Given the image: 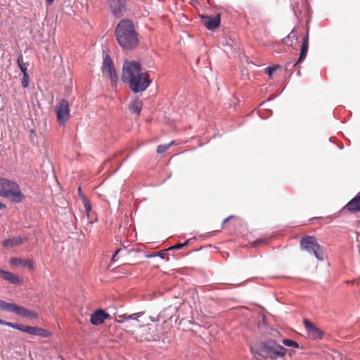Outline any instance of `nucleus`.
Instances as JSON below:
<instances>
[{"label": "nucleus", "mask_w": 360, "mask_h": 360, "mask_svg": "<svg viewBox=\"0 0 360 360\" xmlns=\"http://www.w3.org/2000/svg\"><path fill=\"white\" fill-rule=\"evenodd\" d=\"M122 80L135 94L145 91L152 82L148 72H143L141 63L134 60L123 63Z\"/></svg>", "instance_id": "1"}, {"label": "nucleus", "mask_w": 360, "mask_h": 360, "mask_svg": "<svg viewBox=\"0 0 360 360\" xmlns=\"http://www.w3.org/2000/svg\"><path fill=\"white\" fill-rule=\"evenodd\" d=\"M115 34L118 44L124 49L131 50L139 44L138 34L131 20H122L117 24Z\"/></svg>", "instance_id": "2"}, {"label": "nucleus", "mask_w": 360, "mask_h": 360, "mask_svg": "<svg viewBox=\"0 0 360 360\" xmlns=\"http://www.w3.org/2000/svg\"><path fill=\"white\" fill-rule=\"evenodd\" d=\"M250 351L252 354L257 355L263 359L276 360L285 355L287 349L278 345L276 340H266L259 342L257 345L251 346Z\"/></svg>", "instance_id": "3"}, {"label": "nucleus", "mask_w": 360, "mask_h": 360, "mask_svg": "<svg viewBox=\"0 0 360 360\" xmlns=\"http://www.w3.org/2000/svg\"><path fill=\"white\" fill-rule=\"evenodd\" d=\"M0 196L17 203L25 198L19 185L14 181L6 178H0Z\"/></svg>", "instance_id": "4"}, {"label": "nucleus", "mask_w": 360, "mask_h": 360, "mask_svg": "<svg viewBox=\"0 0 360 360\" xmlns=\"http://www.w3.org/2000/svg\"><path fill=\"white\" fill-rule=\"evenodd\" d=\"M300 244L302 251L313 255L319 261L324 259V253L314 236H307L302 237Z\"/></svg>", "instance_id": "5"}, {"label": "nucleus", "mask_w": 360, "mask_h": 360, "mask_svg": "<svg viewBox=\"0 0 360 360\" xmlns=\"http://www.w3.org/2000/svg\"><path fill=\"white\" fill-rule=\"evenodd\" d=\"M57 120L60 126H64L70 118L69 102L66 99H60L54 107Z\"/></svg>", "instance_id": "6"}, {"label": "nucleus", "mask_w": 360, "mask_h": 360, "mask_svg": "<svg viewBox=\"0 0 360 360\" xmlns=\"http://www.w3.org/2000/svg\"><path fill=\"white\" fill-rule=\"evenodd\" d=\"M6 311L12 312L19 316H22L30 319H36L38 318L37 313L30 311L15 303L8 302Z\"/></svg>", "instance_id": "7"}, {"label": "nucleus", "mask_w": 360, "mask_h": 360, "mask_svg": "<svg viewBox=\"0 0 360 360\" xmlns=\"http://www.w3.org/2000/svg\"><path fill=\"white\" fill-rule=\"evenodd\" d=\"M112 15L120 18L127 13V0H107Z\"/></svg>", "instance_id": "8"}, {"label": "nucleus", "mask_w": 360, "mask_h": 360, "mask_svg": "<svg viewBox=\"0 0 360 360\" xmlns=\"http://www.w3.org/2000/svg\"><path fill=\"white\" fill-rule=\"evenodd\" d=\"M139 330L141 341H158L160 339V335L156 332V329L153 325L141 326Z\"/></svg>", "instance_id": "9"}, {"label": "nucleus", "mask_w": 360, "mask_h": 360, "mask_svg": "<svg viewBox=\"0 0 360 360\" xmlns=\"http://www.w3.org/2000/svg\"><path fill=\"white\" fill-rule=\"evenodd\" d=\"M304 324L307 330V335L312 340H321L323 336V332L319 328L316 327L309 320L304 319Z\"/></svg>", "instance_id": "10"}, {"label": "nucleus", "mask_w": 360, "mask_h": 360, "mask_svg": "<svg viewBox=\"0 0 360 360\" xmlns=\"http://www.w3.org/2000/svg\"><path fill=\"white\" fill-rule=\"evenodd\" d=\"M110 315L103 309H98L91 315L90 321L92 325L98 326L102 324Z\"/></svg>", "instance_id": "11"}, {"label": "nucleus", "mask_w": 360, "mask_h": 360, "mask_svg": "<svg viewBox=\"0 0 360 360\" xmlns=\"http://www.w3.org/2000/svg\"><path fill=\"white\" fill-rule=\"evenodd\" d=\"M103 73L110 78L112 86H117L118 82V76L116 73L113 64L103 66Z\"/></svg>", "instance_id": "12"}, {"label": "nucleus", "mask_w": 360, "mask_h": 360, "mask_svg": "<svg viewBox=\"0 0 360 360\" xmlns=\"http://www.w3.org/2000/svg\"><path fill=\"white\" fill-rule=\"evenodd\" d=\"M32 335L40 336L42 338H50L52 333L42 328L37 326H26L25 332Z\"/></svg>", "instance_id": "13"}, {"label": "nucleus", "mask_w": 360, "mask_h": 360, "mask_svg": "<svg viewBox=\"0 0 360 360\" xmlns=\"http://www.w3.org/2000/svg\"><path fill=\"white\" fill-rule=\"evenodd\" d=\"M309 48V35L308 33L304 36L302 40V44L300 50V57L295 63L292 65V68L297 64L302 63L306 58Z\"/></svg>", "instance_id": "14"}, {"label": "nucleus", "mask_w": 360, "mask_h": 360, "mask_svg": "<svg viewBox=\"0 0 360 360\" xmlns=\"http://www.w3.org/2000/svg\"><path fill=\"white\" fill-rule=\"evenodd\" d=\"M351 212H360V191L345 207Z\"/></svg>", "instance_id": "15"}, {"label": "nucleus", "mask_w": 360, "mask_h": 360, "mask_svg": "<svg viewBox=\"0 0 360 360\" xmlns=\"http://www.w3.org/2000/svg\"><path fill=\"white\" fill-rule=\"evenodd\" d=\"M0 278L11 284H18L22 281L18 276L15 275L11 271H7L1 269H0Z\"/></svg>", "instance_id": "16"}, {"label": "nucleus", "mask_w": 360, "mask_h": 360, "mask_svg": "<svg viewBox=\"0 0 360 360\" xmlns=\"http://www.w3.org/2000/svg\"><path fill=\"white\" fill-rule=\"evenodd\" d=\"M207 21L205 22V27L209 30H214L220 25V17L217 15L214 17H206Z\"/></svg>", "instance_id": "17"}, {"label": "nucleus", "mask_w": 360, "mask_h": 360, "mask_svg": "<svg viewBox=\"0 0 360 360\" xmlns=\"http://www.w3.org/2000/svg\"><path fill=\"white\" fill-rule=\"evenodd\" d=\"M25 240V239H23L21 237H13L12 238L3 240L2 245L4 248H11L22 244Z\"/></svg>", "instance_id": "18"}, {"label": "nucleus", "mask_w": 360, "mask_h": 360, "mask_svg": "<svg viewBox=\"0 0 360 360\" xmlns=\"http://www.w3.org/2000/svg\"><path fill=\"white\" fill-rule=\"evenodd\" d=\"M143 103L138 98H134L129 105V110L132 113L139 115L142 109Z\"/></svg>", "instance_id": "19"}, {"label": "nucleus", "mask_w": 360, "mask_h": 360, "mask_svg": "<svg viewBox=\"0 0 360 360\" xmlns=\"http://www.w3.org/2000/svg\"><path fill=\"white\" fill-rule=\"evenodd\" d=\"M10 264L13 266H15V265L25 266H27L29 269L33 268L32 263L30 260H26L24 259H21V258L12 257L10 259Z\"/></svg>", "instance_id": "20"}, {"label": "nucleus", "mask_w": 360, "mask_h": 360, "mask_svg": "<svg viewBox=\"0 0 360 360\" xmlns=\"http://www.w3.org/2000/svg\"><path fill=\"white\" fill-rule=\"evenodd\" d=\"M297 32L292 30L289 34L283 39V43L287 46H291L294 41H297Z\"/></svg>", "instance_id": "21"}, {"label": "nucleus", "mask_w": 360, "mask_h": 360, "mask_svg": "<svg viewBox=\"0 0 360 360\" xmlns=\"http://www.w3.org/2000/svg\"><path fill=\"white\" fill-rule=\"evenodd\" d=\"M17 63L22 74L27 72V64L22 62V56L21 55L18 57Z\"/></svg>", "instance_id": "22"}, {"label": "nucleus", "mask_w": 360, "mask_h": 360, "mask_svg": "<svg viewBox=\"0 0 360 360\" xmlns=\"http://www.w3.org/2000/svg\"><path fill=\"white\" fill-rule=\"evenodd\" d=\"M142 315V313H137V314H131V315H128V314H123L122 316H120V318L122 319V320L124 321H127V320H136L138 321L139 320V318Z\"/></svg>", "instance_id": "23"}, {"label": "nucleus", "mask_w": 360, "mask_h": 360, "mask_svg": "<svg viewBox=\"0 0 360 360\" xmlns=\"http://www.w3.org/2000/svg\"><path fill=\"white\" fill-rule=\"evenodd\" d=\"M6 326H8L10 328H12L13 329H15V330H20V331H22L24 333L25 332L26 326L20 325V324H18L15 323L7 322Z\"/></svg>", "instance_id": "24"}, {"label": "nucleus", "mask_w": 360, "mask_h": 360, "mask_svg": "<svg viewBox=\"0 0 360 360\" xmlns=\"http://www.w3.org/2000/svg\"><path fill=\"white\" fill-rule=\"evenodd\" d=\"M283 344L285 346L289 347H294V348L299 347L298 343L292 340H290V339H284L283 340Z\"/></svg>", "instance_id": "25"}, {"label": "nucleus", "mask_w": 360, "mask_h": 360, "mask_svg": "<svg viewBox=\"0 0 360 360\" xmlns=\"http://www.w3.org/2000/svg\"><path fill=\"white\" fill-rule=\"evenodd\" d=\"M173 143L174 142L172 141L168 144L158 146V148H157V153L158 154H162V153H165L166 150H167L170 148V146L173 144Z\"/></svg>", "instance_id": "26"}, {"label": "nucleus", "mask_w": 360, "mask_h": 360, "mask_svg": "<svg viewBox=\"0 0 360 360\" xmlns=\"http://www.w3.org/2000/svg\"><path fill=\"white\" fill-rule=\"evenodd\" d=\"M22 79L21 82L23 88H27L29 86L30 76L27 72L22 74Z\"/></svg>", "instance_id": "27"}, {"label": "nucleus", "mask_w": 360, "mask_h": 360, "mask_svg": "<svg viewBox=\"0 0 360 360\" xmlns=\"http://www.w3.org/2000/svg\"><path fill=\"white\" fill-rule=\"evenodd\" d=\"M281 66L279 65H275L273 66H269L266 68V72L269 75V76L271 77L273 72L280 68Z\"/></svg>", "instance_id": "28"}, {"label": "nucleus", "mask_w": 360, "mask_h": 360, "mask_svg": "<svg viewBox=\"0 0 360 360\" xmlns=\"http://www.w3.org/2000/svg\"><path fill=\"white\" fill-rule=\"evenodd\" d=\"M112 63L110 56L108 54L105 55L103 58V66L112 65Z\"/></svg>", "instance_id": "29"}, {"label": "nucleus", "mask_w": 360, "mask_h": 360, "mask_svg": "<svg viewBox=\"0 0 360 360\" xmlns=\"http://www.w3.org/2000/svg\"><path fill=\"white\" fill-rule=\"evenodd\" d=\"M265 241H266L265 239H258V240H256L253 241L252 243H251L250 247L251 248H256L258 245H259L260 244L264 243Z\"/></svg>", "instance_id": "30"}, {"label": "nucleus", "mask_w": 360, "mask_h": 360, "mask_svg": "<svg viewBox=\"0 0 360 360\" xmlns=\"http://www.w3.org/2000/svg\"><path fill=\"white\" fill-rule=\"evenodd\" d=\"M81 199L82 200V202L84 204V207H86V205H90V201L84 196V195H81Z\"/></svg>", "instance_id": "31"}, {"label": "nucleus", "mask_w": 360, "mask_h": 360, "mask_svg": "<svg viewBox=\"0 0 360 360\" xmlns=\"http://www.w3.org/2000/svg\"><path fill=\"white\" fill-rule=\"evenodd\" d=\"M8 302L4 300H0V310L6 311Z\"/></svg>", "instance_id": "32"}, {"label": "nucleus", "mask_w": 360, "mask_h": 360, "mask_svg": "<svg viewBox=\"0 0 360 360\" xmlns=\"http://www.w3.org/2000/svg\"><path fill=\"white\" fill-rule=\"evenodd\" d=\"M183 248V245H181V243L176 244L169 248H168V250H180Z\"/></svg>", "instance_id": "33"}, {"label": "nucleus", "mask_w": 360, "mask_h": 360, "mask_svg": "<svg viewBox=\"0 0 360 360\" xmlns=\"http://www.w3.org/2000/svg\"><path fill=\"white\" fill-rule=\"evenodd\" d=\"M148 257H160V258L163 259L165 257V253L163 252H158L156 254L149 255Z\"/></svg>", "instance_id": "34"}, {"label": "nucleus", "mask_w": 360, "mask_h": 360, "mask_svg": "<svg viewBox=\"0 0 360 360\" xmlns=\"http://www.w3.org/2000/svg\"><path fill=\"white\" fill-rule=\"evenodd\" d=\"M295 63L293 59H288V60L285 63V68L288 69L289 67L292 66V65Z\"/></svg>", "instance_id": "35"}, {"label": "nucleus", "mask_w": 360, "mask_h": 360, "mask_svg": "<svg viewBox=\"0 0 360 360\" xmlns=\"http://www.w3.org/2000/svg\"><path fill=\"white\" fill-rule=\"evenodd\" d=\"M160 315H158L157 317L150 316L149 319L153 322H157L160 320Z\"/></svg>", "instance_id": "36"}, {"label": "nucleus", "mask_w": 360, "mask_h": 360, "mask_svg": "<svg viewBox=\"0 0 360 360\" xmlns=\"http://www.w3.org/2000/svg\"><path fill=\"white\" fill-rule=\"evenodd\" d=\"M84 208H85V212H86V215L89 216V212L91 211V205H86V207H84Z\"/></svg>", "instance_id": "37"}, {"label": "nucleus", "mask_w": 360, "mask_h": 360, "mask_svg": "<svg viewBox=\"0 0 360 360\" xmlns=\"http://www.w3.org/2000/svg\"><path fill=\"white\" fill-rule=\"evenodd\" d=\"M120 250H117L116 252L112 255V258H111V260L112 262H115L116 261V256L118 254V252H120Z\"/></svg>", "instance_id": "38"}, {"label": "nucleus", "mask_w": 360, "mask_h": 360, "mask_svg": "<svg viewBox=\"0 0 360 360\" xmlns=\"http://www.w3.org/2000/svg\"><path fill=\"white\" fill-rule=\"evenodd\" d=\"M233 215H231V216H229V217H226V219H224V221H223V223H222V226H223L224 224H226L227 221H229V219H231V218H233Z\"/></svg>", "instance_id": "39"}, {"label": "nucleus", "mask_w": 360, "mask_h": 360, "mask_svg": "<svg viewBox=\"0 0 360 360\" xmlns=\"http://www.w3.org/2000/svg\"><path fill=\"white\" fill-rule=\"evenodd\" d=\"M189 243V240H186L184 243H181V245H183V248L188 245Z\"/></svg>", "instance_id": "40"}, {"label": "nucleus", "mask_w": 360, "mask_h": 360, "mask_svg": "<svg viewBox=\"0 0 360 360\" xmlns=\"http://www.w3.org/2000/svg\"><path fill=\"white\" fill-rule=\"evenodd\" d=\"M6 324H7V321L0 319V325L6 326Z\"/></svg>", "instance_id": "41"}, {"label": "nucleus", "mask_w": 360, "mask_h": 360, "mask_svg": "<svg viewBox=\"0 0 360 360\" xmlns=\"http://www.w3.org/2000/svg\"><path fill=\"white\" fill-rule=\"evenodd\" d=\"M78 193H79V197L81 198V195H84L82 193V190H81V188L79 187L78 188Z\"/></svg>", "instance_id": "42"}, {"label": "nucleus", "mask_w": 360, "mask_h": 360, "mask_svg": "<svg viewBox=\"0 0 360 360\" xmlns=\"http://www.w3.org/2000/svg\"><path fill=\"white\" fill-rule=\"evenodd\" d=\"M53 2V0H46V3L49 5H51Z\"/></svg>", "instance_id": "43"}, {"label": "nucleus", "mask_w": 360, "mask_h": 360, "mask_svg": "<svg viewBox=\"0 0 360 360\" xmlns=\"http://www.w3.org/2000/svg\"><path fill=\"white\" fill-rule=\"evenodd\" d=\"M5 207L6 205L0 202V209L4 208Z\"/></svg>", "instance_id": "44"}, {"label": "nucleus", "mask_w": 360, "mask_h": 360, "mask_svg": "<svg viewBox=\"0 0 360 360\" xmlns=\"http://www.w3.org/2000/svg\"><path fill=\"white\" fill-rule=\"evenodd\" d=\"M30 133L33 135H35V131L34 129H31Z\"/></svg>", "instance_id": "45"}, {"label": "nucleus", "mask_w": 360, "mask_h": 360, "mask_svg": "<svg viewBox=\"0 0 360 360\" xmlns=\"http://www.w3.org/2000/svg\"><path fill=\"white\" fill-rule=\"evenodd\" d=\"M340 149H342V148H343V146H340Z\"/></svg>", "instance_id": "46"}, {"label": "nucleus", "mask_w": 360, "mask_h": 360, "mask_svg": "<svg viewBox=\"0 0 360 360\" xmlns=\"http://www.w3.org/2000/svg\"><path fill=\"white\" fill-rule=\"evenodd\" d=\"M297 75H300V71H298V72H297Z\"/></svg>", "instance_id": "47"}]
</instances>
